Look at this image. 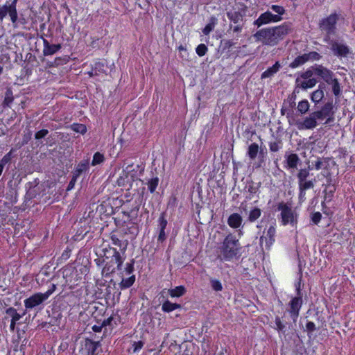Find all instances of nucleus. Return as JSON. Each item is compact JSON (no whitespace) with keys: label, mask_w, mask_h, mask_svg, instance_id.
Returning a JSON list of instances; mask_svg holds the SVG:
<instances>
[{"label":"nucleus","mask_w":355,"mask_h":355,"mask_svg":"<svg viewBox=\"0 0 355 355\" xmlns=\"http://www.w3.org/2000/svg\"><path fill=\"white\" fill-rule=\"evenodd\" d=\"M334 105L332 101L326 103L321 108L324 114L327 116L329 115H334V112L333 111Z\"/></svg>","instance_id":"45"},{"label":"nucleus","mask_w":355,"mask_h":355,"mask_svg":"<svg viewBox=\"0 0 355 355\" xmlns=\"http://www.w3.org/2000/svg\"><path fill=\"white\" fill-rule=\"evenodd\" d=\"M271 9L272 11L277 13V15H281L284 12V9L282 6H278V5H272L271 6Z\"/></svg>","instance_id":"63"},{"label":"nucleus","mask_w":355,"mask_h":355,"mask_svg":"<svg viewBox=\"0 0 355 355\" xmlns=\"http://www.w3.org/2000/svg\"><path fill=\"white\" fill-rule=\"evenodd\" d=\"M135 275H130L128 277H125L124 275H121V281L119 283V287L121 290H125L131 287L135 282Z\"/></svg>","instance_id":"25"},{"label":"nucleus","mask_w":355,"mask_h":355,"mask_svg":"<svg viewBox=\"0 0 355 355\" xmlns=\"http://www.w3.org/2000/svg\"><path fill=\"white\" fill-rule=\"evenodd\" d=\"M282 147V142L280 139H275L274 141L269 143V148L271 152H277Z\"/></svg>","instance_id":"49"},{"label":"nucleus","mask_w":355,"mask_h":355,"mask_svg":"<svg viewBox=\"0 0 355 355\" xmlns=\"http://www.w3.org/2000/svg\"><path fill=\"white\" fill-rule=\"evenodd\" d=\"M79 177L78 176H76V175H74L73 173L72 175V178L70 180L68 185H67V191H70L71 189H73L76 182H77V179Z\"/></svg>","instance_id":"59"},{"label":"nucleus","mask_w":355,"mask_h":355,"mask_svg":"<svg viewBox=\"0 0 355 355\" xmlns=\"http://www.w3.org/2000/svg\"><path fill=\"white\" fill-rule=\"evenodd\" d=\"M144 343L141 340L134 342L132 345V351L133 352H139L144 347Z\"/></svg>","instance_id":"57"},{"label":"nucleus","mask_w":355,"mask_h":355,"mask_svg":"<svg viewBox=\"0 0 355 355\" xmlns=\"http://www.w3.org/2000/svg\"><path fill=\"white\" fill-rule=\"evenodd\" d=\"M338 19L336 14H331L327 18L323 19L319 24L320 28L325 31L328 34L334 33L336 29V24Z\"/></svg>","instance_id":"13"},{"label":"nucleus","mask_w":355,"mask_h":355,"mask_svg":"<svg viewBox=\"0 0 355 355\" xmlns=\"http://www.w3.org/2000/svg\"><path fill=\"white\" fill-rule=\"evenodd\" d=\"M301 286V278H300L298 282L295 284L297 295L294 297L290 302V313L294 319L297 318L299 315V311L302 304V294L300 291Z\"/></svg>","instance_id":"7"},{"label":"nucleus","mask_w":355,"mask_h":355,"mask_svg":"<svg viewBox=\"0 0 355 355\" xmlns=\"http://www.w3.org/2000/svg\"><path fill=\"white\" fill-rule=\"evenodd\" d=\"M101 344L100 340H93L86 338L85 349L87 351V355H98L101 349Z\"/></svg>","instance_id":"16"},{"label":"nucleus","mask_w":355,"mask_h":355,"mask_svg":"<svg viewBox=\"0 0 355 355\" xmlns=\"http://www.w3.org/2000/svg\"><path fill=\"white\" fill-rule=\"evenodd\" d=\"M14 101L13 92L11 88H7L5 92L4 99L2 103L3 108L10 107Z\"/></svg>","instance_id":"30"},{"label":"nucleus","mask_w":355,"mask_h":355,"mask_svg":"<svg viewBox=\"0 0 355 355\" xmlns=\"http://www.w3.org/2000/svg\"><path fill=\"white\" fill-rule=\"evenodd\" d=\"M334 54L338 57H346L349 53V49L347 46L334 42L331 46Z\"/></svg>","instance_id":"18"},{"label":"nucleus","mask_w":355,"mask_h":355,"mask_svg":"<svg viewBox=\"0 0 355 355\" xmlns=\"http://www.w3.org/2000/svg\"><path fill=\"white\" fill-rule=\"evenodd\" d=\"M281 64L279 62H276L272 67L268 68L261 74V78L265 79L273 76L280 69Z\"/></svg>","instance_id":"26"},{"label":"nucleus","mask_w":355,"mask_h":355,"mask_svg":"<svg viewBox=\"0 0 355 355\" xmlns=\"http://www.w3.org/2000/svg\"><path fill=\"white\" fill-rule=\"evenodd\" d=\"M159 184V178L157 177L151 178L147 182L148 189L150 193H153L155 191Z\"/></svg>","instance_id":"44"},{"label":"nucleus","mask_w":355,"mask_h":355,"mask_svg":"<svg viewBox=\"0 0 355 355\" xmlns=\"http://www.w3.org/2000/svg\"><path fill=\"white\" fill-rule=\"evenodd\" d=\"M275 228L273 226H270L267 230L266 235L261 237V243L265 242L267 248H269L275 241Z\"/></svg>","instance_id":"22"},{"label":"nucleus","mask_w":355,"mask_h":355,"mask_svg":"<svg viewBox=\"0 0 355 355\" xmlns=\"http://www.w3.org/2000/svg\"><path fill=\"white\" fill-rule=\"evenodd\" d=\"M18 0H12L10 3L6 1V3L0 6V21H3L7 15H9L13 28H18L19 24H25V19H19L17 10V3Z\"/></svg>","instance_id":"5"},{"label":"nucleus","mask_w":355,"mask_h":355,"mask_svg":"<svg viewBox=\"0 0 355 355\" xmlns=\"http://www.w3.org/2000/svg\"><path fill=\"white\" fill-rule=\"evenodd\" d=\"M306 54L308 60H318L321 58V55L315 51H311V52H309V53H306Z\"/></svg>","instance_id":"58"},{"label":"nucleus","mask_w":355,"mask_h":355,"mask_svg":"<svg viewBox=\"0 0 355 355\" xmlns=\"http://www.w3.org/2000/svg\"><path fill=\"white\" fill-rule=\"evenodd\" d=\"M102 324L104 327L109 326L112 329H113L114 327L117 326L118 323L116 320H114V318L112 315L109 316L107 318L104 319L102 322Z\"/></svg>","instance_id":"50"},{"label":"nucleus","mask_w":355,"mask_h":355,"mask_svg":"<svg viewBox=\"0 0 355 355\" xmlns=\"http://www.w3.org/2000/svg\"><path fill=\"white\" fill-rule=\"evenodd\" d=\"M124 198L125 200H121L123 201L121 205V212L128 222L134 223L138 217L141 199L139 195L130 196V193L125 194Z\"/></svg>","instance_id":"4"},{"label":"nucleus","mask_w":355,"mask_h":355,"mask_svg":"<svg viewBox=\"0 0 355 355\" xmlns=\"http://www.w3.org/2000/svg\"><path fill=\"white\" fill-rule=\"evenodd\" d=\"M136 181L135 178L130 176L129 174L125 173L123 170L116 180V184L119 187H123L125 189L129 191L132 187L133 182Z\"/></svg>","instance_id":"15"},{"label":"nucleus","mask_w":355,"mask_h":355,"mask_svg":"<svg viewBox=\"0 0 355 355\" xmlns=\"http://www.w3.org/2000/svg\"><path fill=\"white\" fill-rule=\"evenodd\" d=\"M281 19V16L274 15L270 11H266L261 14L260 16L254 21V24L258 27H260L270 22H277Z\"/></svg>","instance_id":"11"},{"label":"nucleus","mask_w":355,"mask_h":355,"mask_svg":"<svg viewBox=\"0 0 355 355\" xmlns=\"http://www.w3.org/2000/svg\"><path fill=\"white\" fill-rule=\"evenodd\" d=\"M329 160V157L323 158L322 159H318L314 165L315 168L317 170H319L320 168H327Z\"/></svg>","instance_id":"46"},{"label":"nucleus","mask_w":355,"mask_h":355,"mask_svg":"<svg viewBox=\"0 0 355 355\" xmlns=\"http://www.w3.org/2000/svg\"><path fill=\"white\" fill-rule=\"evenodd\" d=\"M214 28V24L211 23L207 24L205 28L202 29V33L207 35L211 32Z\"/></svg>","instance_id":"62"},{"label":"nucleus","mask_w":355,"mask_h":355,"mask_svg":"<svg viewBox=\"0 0 355 355\" xmlns=\"http://www.w3.org/2000/svg\"><path fill=\"white\" fill-rule=\"evenodd\" d=\"M300 162V159L296 154H290V168H294Z\"/></svg>","instance_id":"55"},{"label":"nucleus","mask_w":355,"mask_h":355,"mask_svg":"<svg viewBox=\"0 0 355 355\" xmlns=\"http://www.w3.org/2000/svg\"><path fill=\"white\" fill-rule=\"evenodd\" d=\"M97 258L94 262L98 267H103L101 274L103 277H108L116 270H122L124 258L116 248L110 245H102L96 250Z\"/></svg>","instance_id":"1"},{"label":"nucleus","mask_w":355,"mask_h":355,"mask_svg":"<svg viewBox=\"0 0 355 355\" xmlns=\"http://www.w3.org/2000/svg\"><path fill=\"white\" fill-rule=\"evenodd\" d=\"M105 160V156L100 152H96L92 157L91 165L95 166L98 164H103Z\"/></svg>","instance_id":"37"},{"label":"nucleus","mask_w":355,"mask_h":355,"mask_svg":"<svg viewBox=\"0 0 355 355\" xmlns=\"http://www.w3.org/2000/svg\"><path fill=\"white\" fill-rule=\"evenodd\" d=\"M272 31H274L275 44H277L279 40H282L288 33V25L284 23L282 26L272 28Z\"/></svg>","instance_id":"20"},{"label":"nucleus","mask_w":355,"mask_h":355,"mask_svg":"<svg viewBox=\"0 0 355 355\" xmlns=\"http://www.w3.org/2000/svg\"><path fill=\"white\" fill-rule=\"evenodd\" d=\"M276 329L279 331V335L283 334L285 337V324L282 321L281 318L278 316L275 318Z\"/></svg>","instance_id":"48"},{"label":"nucleus","mask_w":355,"mask_h":355,"mask_svg":"<svg viewBox=\"0 0 355 355\" xmlns=\"http://www.w3.org/2000/svg\"><path fill=\"white\" fill-rule=\"evenodd\" d=\"M125 164L126 166L123 168L125 173L137 180L144 170V166L142 164L129 162L127 160Z\"/></svg>","instance_id":"9"},{"label":"nucleus","mask_w":355,"mask_h":355,"mask_svg":"<svg viewBox=\"0 0 355 355\" xmlns=\"http://www.w3.org/2000/svg\"><path fill=\"white\" fill-rule=\"evenodd\" d=\"M208 51V48L205 44H200L196 49L197 55L200 57L204 56Z\"/></svg>","instance_id":"53"},{"label":"nucleus","mask_w":355,"mask_h":355,"mask_svg":"<svg viewBox=\"0 0 355 355\" xmlns=\"http://www.w3.org/2000/svg\"><path fill=\"white\" fill-rule=\"evenodd\" d=\"M168 221L166 220V212H162L158 218V226L159 229L162 230H165L167 226Z\"/></svg>","instance_id":"47"},{"label":"nucleus","mask_w":355,"mask_h":355,"mask_svg":"<svg viewBox=\"0 0 355 355\" xmlns=\"http://www.w3.org/2000/svg\"><path fill=\"white\" fill-rule=\"evenodd\" d=\"M325 87V84L324 83H320L318 86V89L311 93V99L313 102L315 103V105L324 98V89Z\"/></svg>","instance_id":"23"},{"label":"nucleus","mask_w":355,"mask_h":355,"mask_svg":"<svg viewBox=\"0 0 355 355\" xmlns=\"http://www.w3.org/2000/svg\"><path fill=\"white\" fill-rule=\"evenodd\" d=\"M89 271V269L86 266L80 265L78 268L72 265L67 266L62 271L65 284L69 288H75L83 282V279Z\"/></svg>","instance_id":"3"},{"label":"nucleus","mask_w":355,"mask_h":355,"mask_svg":"<svg viewBox=\"0 0 355 355\" xmlns=\"http://www.w3.org/2000/svg\"><path fill=\"white\" fill-rule=\"evenodd\" d=\"M297 223V213L295 211L290 209V224L294 225Z\"/></svg>","instance_id":"64"},{"label":"nucleus","mask_w":355,"mask_h":355,"mask_svg":"<svg viewBox=\"0 0 355 355\" xmlns=\"http://www.w3.org/2000/svg\"><path fill=\"white\" fill-rule=\"evenodd\" d=\"M314 115L315 118L318 120H323L327 116L324 114V112L320 109V110L314 111L312 112Z\"/></svg>","instance_id":"61"},{"label":"nucleus","mask_w":355,"mask_h":355,"mask_svg":"<svg viewBox=\"0 0 355 355\" xmlns=\"http://www.w3.org/2000/svg\"><path fill=\"white\" fill-rule=\"evenodd\" d=\"M70 129L75 132L85 135L87 132V126L83 123H73L70 125Z\"/></svg>","instance_id":"35"},{"label":"nucleus","mask_w":355,"mask_h":355,"mask_svg":"<svg viewBox=\"0 0 355 355\" xmlns=\"http://www.w3.org/2000/svg\"><path fill=\"white\" fill-rule=\"evenodd\" d=\"M242 216L238 213L230 214L227 218V225L232 229H237L242 225Z\"/></svg>","instance_id":"21"},{"label":"nucleus","mask_w":355,"mask_h":355,"mask_svg":"<svg viewBox=\"0 0 355 355\" xmlns=\"http://www.w3.org/2000/svg\"><path fill=\"white\" fill-rule=\"evenodd\" d=\"M322 218V214L320 212H315L311 214V220L312 222L317 225Z\"/></svg>","instance_id":"60"},{"label":"nucleus","mask_w":355,"mask_h":355,"mask_svg":"<svg viewBox=\"0 0 355 355\" xmlns=\"http://www.w3.org/2000/svg\"><path fill=\"white\" fill-rule=\"evenodd\" d=\"M110 240L112 241V244L116 246H118L120 248V251L121 253L124 254L126 250V245H125L123 248H121L122 245V241L120 240L118 236L115 234H112L110 236Z\"/></svg>","instance_id":"42"},{"label":"nucleus","mask_w":355,"mask_h":355,"mask_svg":"<svg viewBox=\"0 0 355 355\" xmlns=\"http://www.w3.org/2000/svg\"><path fill=\"white\" fill-rule=\"evenodd\" d=\"M245 8H246L245 6L239 8L238 10L233 8L227 12V17L234 24H239L243 21V17L245 15Z\"/></svg>","instance_id":"14"},{"label":"nucleus","mask_w":355,"mask_h":355,"mask_svg":"<svg viewBox=\"0 0 355 355\" xmlns=\"http://www.w3.org/2000/svg\"><path fill=\"white\" fill-rule=\"evenodd\" d=\"M259 187L260 183L256 184L254 182L251 181V182L247 186L248 192L249 193V194L245 197V199L247 200H250L251 199H252L254 195L259 191Z\"/></svg>","instance_id":"32"},{"label":"nucleus","mask_w":355,"mask_h":355,"mask_svg":"<svg viewBox=\"0 0 355 355\" xmlns=\"http://www.w3.org/2000/svg\"><path fill=\"white\" fill-rule=\"evenodd\" d=\"M307 61H308V58H307L306 54L304 53L302 55L297 57L294 60V61L291 64H290V67H293V68L297 67L300 65L304 64Z\"/></svg>","instance_id":"41"},{"label":"nucleus","mask_w":355,"mask_h":355,"mask_svg":"<svg viewBox=\"0 0 355 355\" xmlns=\"http://www.w3.org/2000/svg\"><path fill=\"white\" fill-rule=\"evenodd\" d=\"M318 83L317 80L315 78H310V79H306L304 80H300V78H297L296 79V83L298 87H300L301 88L306 89L307 88H311L314 87L316 83Z\"/></svg>","instance_id":"28"},{"label":"nucleus","mask_w":355,"mask_h":355,"mask_svg":"<svg viewBox=\"0 0 355 355\" xmlns=\"http://www.w3.org/2000/svg\"><path fill=\"white\" fill-rule=\"evenodd\" d=\"M261 215V210L259 207H253L249 212L248 220L250 223L255 222Z\"/></svg>","instance_id":"33"},{"label":"nucleus","mask_w":355,"mask_h":355,"mask_svg":"<svg viewBox=\"0 0 355 355\" xmlns=\"http://www.w3.org/2000/svg\"><path fill=\"white\" fill-rule=\"evenodd\" d=\"M49 134V130L46 129H42L35 134V139L37 140L44 138Z\"/></svg>","instance_id":"56"},{"label":"nucleus","mask_w":355,"mask_h":355,"mask_svg":"<svg viewBox=\"0 0 355 355\" xmlns=\"http://www.w3.org/2000/svg\"><path fill=\"white\" fill-rule=\"evenodd\" d=\"M56 289V285L51 284L48 290L44 293H36L26 298L24 301V306L26 310H30L42 304L46 301L49 297L54 293Z\"/></svg>","instance_id":"6"},{"label":"nucleus","mask_w":355,"mask_h":355,"mask_svg":"<svg viewBox=\"0 0 355 355\" xmlns=\"http://www.w3.org/2000/svg\"><path fill=\"white\" fill-rule=\"evenodd\" d=\"M309 109V103L307 100H302L298 103L297 110L299 113L304 114L308 112Z\"/></svg>","instance_id":"43"},{"label":"nucleus","mask_w":355,"mask_h":355,"mask_svg":"<svg viewBox=\"0 0 355 355\" xmlns=\"http://www.w3.org/2000/svg\"><path fill=\"white\" fill-rule=\"evenodd\" d=\"M134 266H135V260L132 259L130 260V262H128L125 263V266L124 268V270H120L121 271V275H134L133 274V272H134V270H135V268H134Z\"/></svg>","instance_id":"36"},{"label":"nucleus","mask_w":355,"mask_h":355,"mask_svg":"<svg viewBox=\"0 0 355 355\" xmlns=\"http://www.w3.org/2000/svg\"><path fill=\"white\" fill-rule=\"evenodd\" d=\"M315 64L311 67L306 71L301 73L300 77L304 80L310 79L313 75H315Z\"/></svg>","instance_id":"51"},{"label":"nucleus","mask_w":355,"mask_h":355,"mask_svg":"<svg viewBox=\"0 0 355 355\" xmlns=\"http://www.w3.org/2000/svg\"><path fill=\"white\" fill-rule=\"evenodd\" d=\"M274 36L272 28L260 29L254 34V37L266 44H275Z\"/></svg>","instance_id":"10"},{"label":"nucleus","mask_w":355,"mask_h":355,"mask_svg":"<svg viewBox=\"0 0 355 355\" xmlns=\"http://www.w3.org/2000/svg\"><path fill=\"white\" fill-rule=\"evenodd\" d=\"M330 85H332V92L336 97H339L342 94L340 84L336 78H334L332 81H330Z\"/></svg>","instance_id":"34"},{"label":"nucleus","mask_w":355,"mask_h":355,"mask_svg":"<svg viewBox=\"0 0 355 355\" xmlns=\"http://www.w3.org/2000/svg\"><path fill=\"white\" fill-rule=\"evenodd\" d=\"M259 152V145L257 143L251 144L248 150V155L251 159H254Z\"/></svg>","instance_id":"38"},{"label":"nucleus","mask_w":355,"mask_h":355,"mask_svg":"<svg viewBox=\"0 0 355 355\" xmlns=\"http://www.w3.org/2000/svg\"><path fill=\"white\" fill-rule=\"evenodd\" d=\"M210 284L212 289L215 291H221L223 290V285L220 280L216 279H211Z\"/></svg>","instance_id":"52"},{"label":"nucleus","mask_w":355,"mask_h":355,"mask_svg":"<svg viewBox=\"0 0 355 355\" xmlns=\"http://www.w3.org/2000/svg\"><path fill=\"white\" fill-rule=\"evenodd\" d=\"M315 76L320 78L324 82L330 85V81L334 78V73L332 71L324 67L322 64H315Z\"/></svg>","instance_id":"12"},{"label":"nucleus","mask_w":355,"mask_h":355,"mask_svg":"<svg viewBox=\"0 0 355 355\" xmlns=\"http://www.w3.org/2000/svg\"><path fill=\"white\" fill-rule=\"evenodd\" d=\"M181 308V304L173 303L168 300H165L162 305V311L164 313H171Z\"/></svg>","instance_id":"27"},{"label":"nucleus","mask_w":355,"mask_h":355,"mask_svg":"<svg viewBox=\"0 0 355 355\" xmlns=\"http://www.w3.org/2000/svg\"><path fill=\"white\" fill-rule=\"evenodd\" d=\"M274 211H280L282 224L286 225L288 223V203L280 202L274 206Z\"/></svg>","instance_id":"17"},{"label":"nucleus","mask_w":355,"mask_h":355,"mask_svg":"<svg viewBox=\"0 0 355 355\" xmlns=\"http://www.w3.org/2000/svg\"><path fill=\"white\" fill-rule=\"evenodd\" d=\"M43 46L42 53L44 56L52 55L58 52L62 48L60 44H51L47 40H44Z\"/></svg>","instance_id":"19"},{"label":"nucleus","mask_w":355,"mask_h":355,"mask_svg":"<svg viewBox=\"0 0 355 355\" xmlns=\"http://www.w3.org/2000/svg\"><path fill=\"white\" fill-rule=\"evenodd\" d=\"M26 314L25 311L22 313L17 312V309L14 307H8L5 311V316L4 320L10 319V330L12 332H14L15 330L16 324L17 322L22 318V317Z\"/></svg>","instance_id":"8"},{"label":"nucleus","mask_w":355,"mask_h":355,"mask_svg":"<svg viewBox=\"0 0 355 355\" xmlns=\"http://www.w3.org/2000/svg\"><path fill=\"white\" fill-rule=\"evenodd\" d=\"M187 292L184 286H178L174 288L168 289V293L171 297H180L183 296Z\"/></svg>","instance_id":"31"},{"label":"nucleus","mask_w":355,"mask_h":355,"mask_svg":"<svg viewBox=\"0 0 355 355\" xmlns=\"http://www.w3.org/2000/svg\"><path fill=\"white\" fill-rule=\"evenodd\" d=\"M299 187L300 190V196L304 194V191L309 189H312L314 187V183L312 180H304L302 182H299Z\"/></svg>","instance_id":"40"},{"label":"nucleus","mask_w":355,"mask_h":355,"mask_svg":"<svg viewBox=\"0 0 355 355\" xmlns=\"http://www.w3.org/2000/svg\"><path fill=\"white\" fill-rule=\"evenodd\" d=\"M336 189L335 184H330L329 187H326L324 191V200L331 201L336 191Z\"/></svg>","instance_id":"39"},{"label":"nucleus","mask_w":355,"mask_h":355,"mask_svg":"<svg viewBox=\"0 0 355 355\" xmlns=\"http://www.w3.org/2000/svg\"><path fill=\"white\" fill-rule=\"evenodd\" d=\"M309 172L306 169H300L297 173V178L299 180V182H302L304 180H306V178L309 176Z\"/></svg>","instance_id":"54"},{"label":"nucleus","mask_w":355,"mask_h":355,"mask_svg":"<svg viewBox=\"0 0 355 355\" xmlns=\"http://www.w3.org/2000/svg\"><path fill=\"white\" fill-rule=\"evenodd\" d=\"M242 247L239 240L232 233L228 234L218 248L219 259L223 261H232L241 256Z\"/></svg>","instance_id":"2"},{"label":"nucleus","mask_w":355,"mask_h":355,"mask_svg":"<svg viewBox=\"0 0 355 355\" xmlns=\"http://www.w3.org/2000/svg\"><path fill=\"white\" fill-rule=\"evenodd\" d=\"M317 120L313 113H311L309 116L306 117L302 123V126L305 129H313L317 125Z\"/></svg>","instance_id":"29"},{"label":"nucleus","mask_w":355,"mask_h":355,"mask_svg":"<svg viewBox=\"0 0 355 355\" xmlns=\"http://www.w3.org/2000/svg\"><path fill=\"white\" fill-rule=\"evenodd\" d=\"M89 169V159H83L76 166L73 173L80 177L84 172H87Z\"/></svg>","instance_id":"24"}]
</instances>
